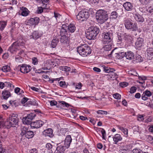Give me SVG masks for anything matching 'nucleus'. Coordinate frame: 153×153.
Masks as SVG:
<instances>
[{
	"mask_svg": "<svg viewBox=\"0 0 153 153\" xmlns=\"http://www.w3.org/2000/svg\"><path fill=\"white\" fill-rule=\"evenodd\" d=\"M32 63L34 65H37L38 62V60L37 58L33 57L32 58Z\"/></svg>",
	"mask_w": 153,
	"mask_h": 153,
	"instance_id": "37998d69",
	"label": "nucleus"
},
{
	"mask_svg": "<svg viewBox=\"0 0 153 153\" xmlns=\"http://www.w3.org/2000/svg\"><path fill=\"white\" fill-rule=\"evenodd\" d=\"M33 131H29L26 127H24L21 129V135L23 136H25L27 138H30L33 137L34 134Z\"/></svg>",
	"mask_w": 153,
	"mask_h": 153,
	"instance_id": "1a4fd4ad",
	"label": "nucleus"
},
{
	"mask_svg": "<svg viewBox=\"0 0 153 153\" xmlns=\"http://www.w3.org/2000/svg\"><path fill=\"white\" fill-rule=\"evenodd\" d=\"M89 2L92 4H96L98 2L99 0H88Z\"/></svg>",
	"mask_w": 153,
	"mask_h": 153,
	"instance_id": "13d9d810",
	"label": "nucleus"
},
{
	"mask_svg": "<svg viewBox=\"0 0 153 153\" xmlns=\"http://www.w3.org/2000/svg\"><path fill=\"white\" fill-rule=\"evenodd\" d=\"M128 85V83L125 82H123L120 83V87L124 88L126 87Z\"/></svg>",
	"mask_w": 153,
	"mask_h": 153,
	"instance_id": "de8ad7c7",
	"label": "nucleus"
},
{
	"mask_svg": "<svg viewBox=\"0 0 153 153\" xmlns=\"http://www.w3.org/2000/svg\"><path fill=\"white\" fill-rule=\"evenodd\" d=\"M93 70L94 71L97 72H100L101 71V70L99 68L97 67H94L93 68Z\"/></svg>",
	"mask_w": 153,
	"mask_h": 153,
	"instance_id": "e2e57ef3",
	"label": "nucleus"
},
{
	"mask_svg": "<svg viewBox=\"0 0 153 153\" xmlns=\"http://www.w3.org/2000/svg\"><path fill=\"white\" fill-rule=\"evenodd\" d=\"M62 105H64L66 107H68L69 106V104L64 101H61L60 102Z\"/></svg>",
	"mask_w": 153,
	"mask_h": 153,
	"instance_id": "6e6d98bb",
	"label": "nucleus"
},
{
	"mask_svg": "<svg viewBox=\"0 0 153 153\" xmlns=\"http://www.w3.org/2000/svg\"><path fill=\"white\" fill-rule=\"evenodd\" d=\"M66 34H64L63 35H61L60 34L61 37L60 38V42L63 45H67L69 43V39L67 35L65 36Z\"/></svg>",
	"mask_w": 153,
	"mask_h": 153,
	"instance_id": "ddd939ff",
	"label": "nucleus"
},
{
	"mask_svg": "<svg viewBox=\"0 0 153 153\" xmlns=\"http://www.w3.org/2000/svg\"><path fill=\"white\" fill-rule=\"evenodd\" d=\"M20 10L22 12L21 15L24 16H27L29 13V10L25 7H22L20 8Z\"/></svg>",
	"mask_w": 153,
	"mask_h": 153,
	"instance_id": "5701e85b",
	"label": "nucleus"
},
{
	"mask_svg": "<svg viewBox=\"0 0 153 153\" xmlns=\"http://www.w3.org/2000/svg\"><path fill=\"white\" fill-rule=\"evenodd\" d=\"M44 123V122L41 120H36L32 122L31 127L34 128H39L41 127Z\"/></svg>",
	"mask_w": 153,
	"mask_h": 153,
	"instance_id": "4468645a",
	"label": "nucleus"
},
{
	"mask_svg": "<svg viewBox=\"0 0 153 153\" xmlns=\"http://www.w3.org/2000/svg\"><path fill=\"white\" fill-rule=\"evenodd\" d=\"M39 18L37 17L30 18L27 21L28 24L30 25H37L39 22Z\"/></svg>",
	"mask_w": 153,
	"mask_h": 153,
	"instance_id": "dca6fc26",
	"label": "nucleus"
},
{
	"mask_svg": "<svg viewBox=\"0 0 153 153\" xmlns=\"http://www.w3.org/2000/svg\"><path fill=\"white\" fill-rule=\"evenodd\" d=\"M28 100V99L26 97H24L23 98L21 101V102L22 104L25 103Z\"/></svg>",
	"mask_w": 153,
	"mask_h": 153,
	"instance_id": "4d7b16f0",
	"label": "nucleus"
},
{
	"mask_svg": "<svg viewBox=\"0 0 153 153\" xmlns=\"http://www.w3.org/2000/svg\"><path fill=\"white\" fill-rule=\"evenodd\" d=\"M54 16L55 17L57 21H59L60 19L62 18L61 15L59 13H56L55 12H54Z\"/></svg>",
	"mask_w": 153,
	"mask_h": 153,
	"instance_id": "ea45409f",
	"label": "nucleus"
},
{
	"mask_svg": "<svg viewBox=\"0 0 153 153\" xmlns=\"http://www.w3.org/2000/svg\"><path fill=\"white\" fill-rule=\"evenodd\" d=\"M143 93L142 95V99L144 100H146L148 99V98Z\"/></svg>",
	"mask_w": 153,
	"mask_h": 153,
	"instance_id": "0e129e2a",
	"label": "nucleus"
},
{
	"mask_svg": "<svg viewBox=\"0 0 153 153\" xmlns=\"http://www.w3.org/2000/svg\"><path fill=\"white\" fill-rule=\"evenodd\" d=\"M18 115L13 114L10 116L9 119L5 122L4 125L8 128L11 127H15L18 125Z\"/></svg>",
	"mask_w": 153,
	"mask_h": 153,
	"instance_id": "f257e3e1",
	"label": "nucleus"
},
{
	"mask_svg": "<svg viewBox=\"0 0 153 153\" xmlns=\"http://www.w3.org/2000/svg\"><path fill=\"white\" fill-rule=\"evenodd\" d=\"M102 43H106L107 42H112L113 38L112 31L104 33L102 34Z\"/></svg>",
	"mask_w": 153,
	"mask_h": 153,
	"instance_id": "0eeeda50",
	"label": "nucleus"
},
{
	"mask_svg": "<svg viewBox=\"0 0 153 153\" xmlns=\"http://www.w3.org/2000/svg\"><path fill=\"white\" fill-rule=\"evenodd\" d=\"M113 140L115 144H117L119 141H121L122 140V137L119 134H116L113 137Z\"/></svg>",
	"mask_w": 153,
	"mask_h": 153,
	"instance_id": "b1692460",
	"label": "nucleus"
},
{
	"mask_svg": "<svg viewBox=\"0 0 153 153\" xmlns=\"http://www.w3.org/2000/svg\"><path fill=\"white\" fill-rule=\"evenodd\" d=\"M50 103L51 105L52 106L55 105L57 104V102L55 100L50 101Z\"/></svg>",
	"mask_w": 153,
	"mask_h": 153,
	"instance_id": "864d4df0",
	"label": "nucleus"
},
{
	"mask_svg": "<svg viewBox=\"0 0 153 153\" xmlns=\"http://www.w3.org/2000/svg\"><path fill=\"white\" fill-rule=\"evenodd\" d=\"M37 13H41L43 12V8L41 7H38L37 10Z\"/></svg>",
	"mask_w": 153,
	"mask_h": 153,
	"instance_id": "5fc2aeb1",
	"label": "nucleus"
},
{
	"mask_svg": "<svg viewBox=\"0 0 153 153\" xmlns=\"http://www.w3.org/2000/svg\"><path fill=\"white\" fill-rule=\"evenodd\" d=\"M53 130L51 128H48L44 130L43 132V134L45 136L52 137L53 136Z\"/></svg>",
	"mask_w": 153,
	"mask_h": 153,
	"instance_id": "6ab92c4d",
	"label": "nucleus"
},
{
	"mask_svg": "<svg viewBox=\"0 0 153 153\" xmlns=\"http://www.w3.org/2000/svg\"><path fill=\"white\" fill-rule=\"evenodd\" d=\"M7 25V22L5 21H0V30H3Z\"/></svg>",
	"mask_w": 153,
	"mask_h": 153,
	"instance_id": "c9c22d12",
	"label": "nucleus"
},
{
	"mask_svg": "<svg viewBox=\"0 0 153 153\" xmlns=\"http://www.w3.org/2000/svg\"><path fill=\"white\" fill-rule=\"evenodd\" d=\"M65 82L64 81H61L59 82V85L62 87H65Z\"/></svg>",
	"mask_w": 153,
	"mask_h": 153,
	"instance_id": "bf43d9fd",
	"label": "nucleus"
},
{
	"mask_svg": "<svg viewBox=\"0 0 153 153\" xmlns=\"http://www.w3.org/2000/svg\"><path fill=\"white\" fill-rule=\"evenodd\" d=\"M137 90V88L134 87H131L130 90V92L132 94L135 92Z\"/></svg>",
	"mask_w": 153,
	"mask_h": 153,
	"instance_id": "8fccbe9b",
	"label": "nucleus"
},
{
	"mask_svg": "<svg viewBox=\"0 0 153 153\" xmlns=\"http://www.w3.org/2000/svg\"><path fill=\"white\" fill-rule=\"evenodd\" d=\"M94 150L91 151V152H89V150L86 148H85L83 150L84 153H93Z\"/></svg>",
	"mask_w": 153,
	"mask_h": 153,
	"instance_id": "680f3d73",
	"label": "nucleus"
},
{
	"mask_svg": "<svg viewBox=\"0 0 153 153\" xmlns=\"http://www.w3.org/2000/svg\"><path fill=\"white\" fill-rule=\"evenodd\" d=\"M147 97H150L152 95V93L149 91L146 90L145 92L143 93Z\"/></svg>",
	"mask_w": 153,
	"mask_h": 153,
	"instance_id": "3c124183",
	"label": "nucleus"
},
{
	"mask_svg": "<svg viewBox=\"0 0 153 153\" xmlns=\"http://www.w3.org/2000/svg\"><path fill=\"white\" fill-rule=\"evenodd\" d=\"M134 17L135 20L137 22H143L144 21V19L143 16L138 13L134 14Z\"/></svg>",
	"mask_w": 153,
	"mask_h": 153,
	"instance_id": "aec40b11",
	"label": "nucleus"
},
{
	"mask_svg": "<svg viewBox=\"0 0 153 153\" xmlns=\"http://www.w3.org/2000/svg\"><path fill=\"white\" fill-rule=\"evenodd\" d=\"M15 60L16 62H22L23 61L22 58L19 56L18 57H16Z\"/></svg>",
	"mask_w": 153,
	"mask_h": 153,
	"instance_id": "c03bdc74",
	"label": "nucleus"
},
{
	"mask_svg": "<svg viewBox=\"0 0 153 153\" xmlns=\"http://www.w3.org/2000/svg\"><path fill=\"white\" fill-rule=\"evenodd\" d=\"M143 39L141 38L137 39L135 45L137 48H140L143 45Z\"/></svg>",
	"mask_w": 153,
	"mask_h": 153,
	"instance_id": "412c9836",
	"label": "nucleus"
},
{
	"mask_svg": "<svg viewBox=\"0 0 153 153\" xmlns=\"http://www.w3.org/2000/svg\"><path fill=\"white\" fill-rule=\"evenodd\" d=\"M105 1L108 2L109 4L110 5H112L114 4L116 2L115 0H105Z\"/></svg>",
	"mask_w": 153,
	"mask_h": 153,
	"instance_id": "a18cd8bd",
	"label": "nucleus"
},
{
	"mask_svg": "<svg viewBox=\"0 0 153 153\" xmlns=\"http://www.w3.org/2000/svg\"><path fill=\"white\" fill-rule=\"evenodd\" d=\"M97 19L99 23L102 24L108 19L107 12L103 10H100L97 11L96 14Z\"/></svg>",
	"mask_w": 153,
	"mask_h": 153,
	"instance_id": "7ed1b4c3",
	"label": "nucleus"
},
{
	"mask_svg": "<svg viewBox=\"0 0 153 153\" xmlns=\"http://www.w3.org/2000/svg\"><path fill=\"white\" fill-rule=\"evenodd\" d=\"M124 37L125 40L128 43H131L132 41V37L131 36L127 35L126 33L124 34Z\"/></svg>",
	"mask_w": 153,
	"mask_h": 153,
	"instance_id": "c85d7f7f",
	"label": "nucleus"
},
{
	"mask_svg": "<svg viewBox=\"0 0 153 153\" xmlns=\"http://www.w3.org/2000/svg\"><path fill=\"white\" fill-rule=\"evenodd\" d=\"M124 56H125V52H123L115 53V56L119 59L123 58Z\"/></svg>",
	"mask_w": 153,
	"mask_h": 153,
	"instance_id": "2f4dec72",
	"label": "nucleus"
},
{
	"mask_svg": "<svg viewBox=\"0 0 153 153\" xmlns=\"http://www.w3.org/2000/svg\"><path fill=\"white\" fill-rule=\"evenodd\" d=\"M103 71L106 73H111L115 71L114 69L110 68L108 67H105V66H103Z\"/></svg>",
	"mask_w": 153,
	"mask_h": 153,
	"instance_id": "72a5a7b5",
	"label": "nucleus"
},
{
	"mask_svg": "<svg viewBox=\"0 0 153 153\" xmlns=\"http://www.w3.org/2000/svg\"><path fill=\"white\" fill-rule=\"evenodd\" d=\"M65 146H63L60 145L58 146L56 148V150L57 151L60 153L63 152L65 149Z\"/></svg>",
	"mask_w": 153,
	"mask_h": 153,
	"instance_id": "473e14b6",
	"label": "nucleus"
},
{
	"mask_svg": "<svg viewBox=\"0 0 153 153\" xmlns=\"http://www.w3.org/2000/svg\"><path fill=\"white\" fill-rule=\"evenodd\" d=\"M148 146L147 145L144 143L142 144L141 145V151H146V150L148 149Z\"/></svg>",
	"mask_w": 153,
	"mask_h": 153,
	"instance_id": "58836bf2",
	"label": "nucleus"
},
{
	"mask_svg": "<svg viewBox=\"0 0 153 153\" xmlns=\"http://www.w3.org/2000/svg\"><path fill=\"white\" fill-rule=\"evenodd\" d=\"M147 138L149 141H152L153 140V137L150 135H148L147 136Z\"/></svg>",
	"mask_w": 153,
	"mask_h": 153,
	"instance_id": "338daca9",
	"label": "nucleus"
},
{
	"mask_svg": "<svg viewBox=\"0 0 153 153\" xmlns=\"http://www.w3.org/2000/svg\"><path fill=\"white\" fill-rule=\"evenodd\" d=\"M123 6L125 10L127 11H131L134 8L132 4L129 2H125L123 4Z\"/></svg>",
	"mask_w": 153,
	"mask_h": 153,
	"instance_id": "2eb2a0df",
	"label": "nucleus"
},
{
	"mask_svg": "<svg viewBox=\"0 0 153 153\" xmlns=\"http://www.w3.org/2000/svg\"><path fill=\"white\" fill-rule=\"evenodd\" d=\"M77 50L79 54L83 56H87L90 54L91 52L90 47L86 44L82 45L78 47Z\"/></svg>",
	"mask_w": 153,
	"mask_h": 153,
	"instance_id": "20e7f679",
	"label": "nucleus"
},
{
	"mask_svg": "<svg viewBox=\"0 0 153 153\" xmlns=\"http://www.w3.org/2000/svg\"><path fill=\"white\" fill-rule=\"evenodd\" d=\"M114 97L117 99H120L121 98V95L118 93H116L113 94Z\"/></svg>",
	"mask_w": 153,
	"mask_h": 153,
	"instance_id": "49530a36",
	"label": "nucleus"
},
{
	"mask_svg": "<svg viewBox=\"0 0 153 153\" xmlns=\"http://www.w3.org/2000/svg\"><path fill=\"white\" fill-rule=\"evenodd\" d=\"M59 69L65 72L69 71H71V69L70 67L66 66H60L59 67Z\"/></svg>",
	"mask_w": 153,
	"mask_h": 153,
	"instance_id": "f704fd0d",
	"label": "nucleus"
},
{
	"mask_svg": "<svg viewBox=\"0 0 153 153\" xmlns=\"http://www.w3.org/2000/svg\"><path fill=\"white\" fill-rule=\"evenodd\" d=\"M30 153H38V151L36 149H33L30 151Z\"/></svg>",
	"mask_w": 153,
	"mask_h": 153,
	"instance_id": "69168bd1",
	"label": "nucleus"
},
{
	"mask_svg": "<svg viewBox=\"0 0 153 153\" xmlns=\"http://www.w3.org/2000/svg\"><path fill=\"white\" fill-rule=\"evenodd\" d=\"M147 51V59L150 60L153 57V48H148Z\"/></svg>",
	"mask_w": 153,
	"mask_h": 153,
	"instance_id": "bb28decb",
	"label": "nucleus"
},
{
	"mask_svg": "<svg viewBox=\"0 0 153 153\" xmlns=\"http://www.w3.org/2000/svg\"><path fill=\"white\" fill-rule=\"evenodd\" d=\"M101 131L102 135V138L104 139V136L105 134V131L103 128H102Z\"/></svg>",
	"mask_w": 153,
	"mask_h": 153,
	"instance_id": "052dcab7",
	"label": "nucleus"
},
{
	"mask_svg": "<svg viewBox=\"0 0 153 153\" xmlns=\"http://www.w3.org/2000/svg\"><path fill=\"white\" fill-rule=\"evenodd\" d=\"M76 30V27L74 25L70 24L67 26V25H63L61 29L60 30L61 34L63 35L64 34H66L68 36H70L69 32L73 33Z\"/></svg>",
	"mask_w": 153,
	"mask_h": 153,
	"instance_id": "39448f33",
	"label": "nucleus"
},
{
	"mask_svg": "<svg viewBox=\"0 0 153 153\" xmlns=\"http://www.w3.org/2000/svg\"><path fill=\"white\" fill-rule=\"evenodd\" d=\"M104 45L102 47L103 49L105 51L110 50L112 47V42H107L106 43H103Z\"/></svg>",
	"mask_w": 153,
	"mask_h": 153,
	"instance_id": "4be33fe9",
	"label": "nucleus"
},
{
	"mask_svg": "<svg viewBox=\"0 0 153 153\" xmlns=\"http://www.w3.org/2000/svg\"><path fill=\"white\" fill-rule=\"evenodd\" d=\"M90 16L88 11L86 10H82L76 15V18L77 20L81 21H86Z\"/></svg>",
	"mask_w": 153,
	"mask_h": 153,
	"instance_id": "423d86ee",
	"label": "nucleus"
},
{
	"mask_svg": "<svg viewBox=\"0 0 153 153\" xmlns=\"http://www.w3.org/2000/svg\"><path fill=\"white\" fill-rule=\"evenodd\" d=\"M124 24L126 28L127 29H131L133 31H135L137 29L136 23H133L131 20L127 19L124 21Z\"/></svg>",
	"mask_w": 153,
	"mask_h": 153,
	"instance_id": "6e6552de",
	"label": "nucleus"
},
{
	"mask_svg": "<svg viewBox=\"0 0 153 153\" xmlns=\"http://www.w3.org/2000/svg\"><path fill=\"white\" fill-rule=\"evenodd\" d=\"M120 152L122 153L124 150L126 151L127 150L129 149L130 146L128 145V143H121L120 144Z\"/></svg>",
	"mask_w": 153,
	"mask_h": 153,
	"instance_id": "f3484780",
	"label": "nucleus"
},
{
	"mask_svg": "<svg viewBox=\"0 0 153 153\" xmlns=\"http://www.w3.org/2000/svg\"><path fill=\"white\" fill-rule=\"evenodd\" d=\"M46 147L48 149L50 150L52 148V146L51 144L50 143H48L46 144Z\"/></svg>",
	"mask_w": 153,
	"mask_h": 153,
	"instance_id": "603ef678",
	"label": "nucleus"
},
{
	"mask_svg": "<svg viewBox=\"0 0 153 153\" xmlns=\"http://www.w3.org/2000/svg\"><path fill=\"white\" fill-rule=\"evenodd\" d=\"M21 45L18 42L13 43L11 46L10 48V52L12 53H14L15 52H16L19 49V46Z\"/></svg>",
	"mask_w": 153,
	"mask_h": 153,
	"instance_id": "f8f14e48",
	"label": "nucleus"
},
{
	"mask_svg": "<svg viewBox=\"0 0 153 153\" xmlns=\"http://www.w3.org/2000/svg\"><path fill=\"white\" fill-rule=\"evenodd\" d=\"M149 129V131L153 132V125H150Z\"/></svg>",
	"mask_w": 153,
	"mask_h": 153,
	"instance_id": "774afa93",
	"label": "nucleus"
},
{
	"mask_svg": "<svg viewBox=\"0 0 153 153\" xmlns=\"http://www.w3.org/2000/svg\"><path fill=\"white\" fill-rule=\"evenodd\" d=\"M2 97L3 99L7 100L10 96V92L8 91L4 90L2 92Z\"/></svg>",
	"mask_w": 153,
	"mask_h": 153,
	"instance_id": "cd10ccee",
	"label": "nucleus"
},
{
	"mask_svg": "<svg viewBox=\"0 0 153 153\" xmlns=\"http://www.w3.org/2000/svg\"><path fill=\"white\" fill-rule=\"evenodd\" d=\"M41 35L39 34L38 31H34L30 36V38H32L34 39H37L40 37Z\"/></svg>",
	"mask_w": 153,
	"mask_h": 153,
	"instance_id": "a878e982",
	"label": "nucleus"
},
{
	"mask_svg": "<svg viewBox=\"0 0 153 153\" xmlns=\"http://www.w3.org/2000/svg\"><path fill=\"white\" fill-rule=\"evenodd\" d=\"M134 53L131 51L125 52V56L128 59L131 60L133 59L134 57Z\"/></svg>",
	"mask_w": 153,
	"mask_h": 153,
	"instance_id": "393cba45",
	"label": "nucleus"
},
{
	"mask_svg": "<svg viewBox=\"0 0 153 153\" xmlns=\"http://www.w3.org/2000/svg\"><path fill=\"white\" fill-rule=\"evenodd\" d=\"M2 70L4 72H7L10 70V68L8 65L3 66L1 68Z\"/></svg>",
	"mask_w": 153,
	"mask_h": 153,
	"instance_id": "4c0bfd02",
	"label": "nucleus"
},
{
	"mask_svg": "<svg viewBox=\"0 0 153 153\" xmlns=\"http://www.w3.org/2000/svg\"><path fill=\"white\" fill-rule=\"evenodd\" d=\"M72 139L71 135H68L66 136L64 142V145L67 148L70 146Z\"/></svg>",
	"mask_w": 153,
	"mask_h": 153,
	"instance_id": "a211bd4d",
	"label": "nucleus"
},
{
	"mask_svg": "<svg viewBox=\"0 0 153 153\" xmlns=\"http://www.w3.org/2000/svg\"><path fill=\"white\" fill-rule=\"evenodd\" d=\"M118 128L124 133V136L126 137H127L128 136V129L120 126H118Z\"/></svg>",
	"mask_w": 153,
	"mask_h": 153,
	"instance_id": "c756f323",
	"label": "nucleus"
},
{
	"mask_svg": "<svg viewBox=\"0 0 153 153\" xmlns=\"http://www.w3.org/2000/svg\"><path fill=\"white\" fill-rule=\"evenodd\" d=\"M136 60L137 62H140L143 60L141 56L139 55H136Z\"/></svg>",
	"mask_w": 153,
	"mask_h": 153,
	"instance_id": "79ce46f5",
	"label": "nucleus"
},
{
	"mask_svg": "<svg viewBox=\"0 0 153 153\" xmlns=\"http://www.w3.org/2000/svg\"><path fill=\"white\" fill-rule=\"evenodd\" d=\"M36 116L35 114L31 113L28 115L27 117H23L22 120L23 123L27 125L30 124L31 126V120Z\"/></svg>",
	"mask_w": 153,
	"mask_h": 153,
	"instance_id": "9d476101",
	"label": "nucleus"
},
{
	"mask_svg": "<svg viewBox=\"0 0 153 153\" xmlns=\"http://www.w3.org/2000/svg\"><path fill=\"white\" fill-rule=\"evenodd\" d=\"M20 71L24 74H27L29 73L32 69L31 67L29 65L27 64H22L20 65Z\"/></svg>",
	"mask_w": 153,
	"mask_h": 153,
	"instance_id": "9b49d317",
	"label": "nucleus"
},
{
	"mask_svg": "<svg viewBox=\"0 0 153 153\" xmlns=\"http://www.w3.org/2000/svg\"><path fill=\"white\" fill-rule=\"evenodd\" d=\"M132 152L133 153H143L140 149H134Z\"/></svg>",
	"mask_w": 153,
	"mask_h": 153,
	"instance_id": "09e8293b",
	"label": "nucleus"
},
{
	"mask_svg": "<svg viewBox=\"0 0 153 153\" xmlns=\"http://www.w3.org/2000/svg\"><path fill=\"white\" fill-rule=\"evenodd\" d=\"M99 32V29L97 27H91L86 33V37L89 40L95 39Z\"/></svg>",
	"mask_w": 153,
	"mask_h": 153,
	"instance_id": "f03ea898",
	"label": "nucleus"
},
{
	"mask_svg": "<svg viewBox=\"0 0 153 153\" xmlns=\"http://www.w3.org/2000/svg\"><path fill=\"white\" fill-rule=\"evenodd\" d=\"M97 113L98 114H105L106 115L108 114V112L107 111H103V110H99L97 111Z\"/></svg>",
	"mask_w": 153,
	"mask_h": 153,
	"instance_id": "a19ab883",
	"label": "nucleus"
},
{
	"mask_svg": "<svg viewBox=\"0 0 153 153\" xmlns=\"http://www.w3.org/2000/svg\"><path fill=\"white\" fill-rule=\"evenodd\" d=\"M118 13L117 12L115 11L112 12L110 14V18L111 19H116L118 17Z\"/></svg>",
	"mask_w": 153,
	"mask_h": 153,
	"instance_id": "7c9ffc66",
	"label": "nucleus"
},
{
	"mask_svg": "<svg viewBox=\"0 0 153 153\" xmlns=\"http://www.w3.org/2000/svg\"><path fill=\"white\" fill-rule=\"evenodd\" d=\"M58 42V39H53L51 43L52 47L53 48H55L57 45Z\"/></svg>",
	"mask_w": 153,
	"mask_h": 153,
	"instance_id": "e433bc0d",
	"label": "nucleus"
}]
</instances>
